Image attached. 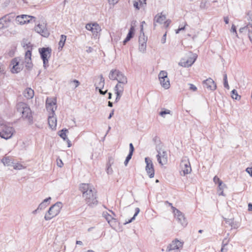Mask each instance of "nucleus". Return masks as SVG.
<instances>
[{"instance_id": "obj_31", "label": "nucleus", "mask_w": 252, "mask_h": 252, "mask_svg": "<svg viewBox=\"0 0 252 252\" xmlns=\"http://www.w3.org/2000/svg\"><path fill=\"white\" fill-rule=\"evenodd\" d=\"M226 188V186L225 184L221 183V186H219V184H218V192L219 195L225 196L223 190L224 188Z\"/></svg>"}, {"instance_id": "obj_60", "label": "nucleus", "mask_w": 252, "mask_h": 252, "mask_svg": "<svg viewBox=\"0 0 252 252\" xmlns=\"http://www.w3.org/2000/svg\"><path fill=\"white\" fill-rule=\"evenodd\" d=\"M57 165L59 167H61L63 165V163L61 159H60V162L57 161Z\"/></svg>"}, {"instance_id": "obj_46", "label": "nucleus", "mask_w": 252, "mask_h": 252, "mask_svg": "<svg viewBox=\"0 0 252 252\" xmlns=\"http://www.w3.org/2000/svg\"><path fill=\"white\" fill-rule=\"evenodd\" d=\"M170 111L169 110H167V109H166L164 111H161L159 113V115L161 116V117H164V115L165 114H169L170 113Z\"/></svg>"}, {"instance_id": "obj_30", "label": "nucleus", "mask_w": 252, "mask_h": 252, "mask_svg": "<svg viewBox=\"0 0 252 252\" xmlns=\"http://www.w3.org/2000/svg\"><path fill=\"white\" fill-rule=\"evenodd\" d=\"M66 36L64 35H61L60 40L59 43V49H62L63 47L65 40H66Z\"/></svg>"}, {"instance_id": "obj_53", "label": "nucleus", "mask_w": 252, "mask_h": 252, "mask_svg": "<svg viewBox=\"0 0 252 252\" xmlns=\"http://www.w3.org/2000/svg\"><path fill=\"white\" fill-rule=\"evenodd\" d=\"M133 6L136 10H139L140 9V7L139 6L138 2L136 1H133Z\"/></svg>"}, {"instance_id": "obj_45", "label": "nucleus", "mask_w": 252, "mask_h": 252, "mask_svg": "<svg viewBox=\"0 0 252 252\" xmlns=\"http://www.w3.org/2000/svg\"><path fill=\"white\" fill-rule=\"evenodd\" d=\"M23 47L25 49H27L28 50H32V46L30 42H29L28 43H23Z\"/></svg>"}, {"instance_id": "obj_28", "label": "nucleus", "mask_w": 252, "mask_h": 252, "mask_svg": "<svg viewBox=\"0 0 252 252\" xmlns=\"http://www.w3.org/2000/svg\"><path fill=\"white\" fill-rule=\"evenodd\" d=\"M1 162L5 166H10L11 163H13V162L11 161V159L9 157H5L1 159Z\"/></svg>"}, {"instance_id": "obj_64", "label": "nucleus", "mask_w": 252, "mask_h": 252, "mask_svg": "<svg viewBox=\"0 0 252 252\" xmlns=\"http://www.w3.org/2000/svg\"><path fill=\"white\" fill-rule=\"evenodd\" d=\"M129 40H130V39L128 37H126V38L125 39V40L123 41V44L124 45H125Z\"/></svg>"}, {"instance_id": "obj_59", "label": "nucleus", "mask_w": 252, "mask_h": 252, "mask_svg": "<svg viewBox=\"0 0 252 252\" xmlns=\"http://www.w3.org/2000/svg\"><path fill=\"white\" fill-rule=\"evenodd\" d=\"M206 3V1H204V2L202 1L201 2V3H200V7H201V8H205V7Z\"/></svg>"}, {"instance_id": "obj_19", "label": "nucleus", "mask_w": 252, "mask_h": 252, "mask_svg": "<svg viewBox=\"0 0 252 252\" xmlns=\"http://www.w3.org/2000/svg\"><path fill=\"white\" fill-rule=\"evenodd\" d=\"M13 66L11 68V72L13 73H17L22 70V68L20 66L19 62L18 61L17 59H13L11 62Z\"/></svg>"}, {"instance_id": "obj_41", "label": "nucleus", "mask_w": 252, "mask_h": 252, "mask_svg": "<svg viewBox=\"0 0 252 252\" xmlns=\"http://www.w3.org/2000/svg\"><path fill=\"white\" fill-rule=\"evenodd\" d=\"M26 63V67L28 69H31L32 67V61L30 60V61H28V60H25Z\"/></svg>"}, {"instance_id": "obj_39", "label": "nucleus", "mask_w": 252, "mask_h": 252, "mask_svg": "<svg viewBox=\"0 0 252 252\" xmlns=\"http://www.w3.org/2000/svg\"><path fill=\"white\" fill-rule=\"evenodd\" d=\"M106 172L108 174H112L113 173V169L111 167V163H110V160L107 164Z\"/></svg>"}, {"instance_id": "obj_10", "label": "nucleus", "mask_w": 252, "mask_h": 252, "mask_svg": "<svg viewBox=\"0 0 252 252\" xmlns=\"http://www.w3.org/2000/svg\"><path fill=\"white\" fill-rule=\"evenodd\" d=\"M158 79L160 85L165 89L169 88L170 84L169 79L167 77V72L166 71H161L158 74Z\"/></svg>"}, {"instance_id": "obj_43", "label": "nucleus", "mask_w": 252, "mask_h": 252, "mask_svg": "<svg viewBox=\"0 0 252 252\" xmlns=\"http://www.w3.org/2000/svg\"><path fill=\"white\" fill-rule=\"evenodd\" d=\"M5 66L1 63H0V74L1 75H4L5 74Z\"/></svg>"}, {"instance_id": "obj_16", "label": "nucleus", "mask_w": 252, "mask_h": 252, "mask_svg": "<svg viewBox=\"0 0 252 252\" xmlns=\"http://www.w3.org/2000/svg\"><path fill=\"white\" fill-rule=\"evenodd\" d=\"M35 18L33 16L27 15H21L16 17V22L20 25H24L26 23H30L32 19H35Z\"/></svg>"}, {"instance_id": "obj_33", "label": "nucleus", "mask_w": 252, "mask_h": 252, "mask_svg": "<svg viewBox=\"0 0 252 252\" xmlns=\"http://www.w3.org/2000/svg\"><path fill=\"white\" fill-rule=\"evenodd\" d=\"M231 97L233 99L239 100L241 99V96L238 94L237 91L233 89L231 91Z\"/></svg>"}, {"instance_id": "obj_12", "label": "nucleus", "mask_w": 252, "mask_h": 252, "mask_svg": "<svg viewBox=\"0 0 252 252\" xmlns=\"http://www.w3.org/2000/svg\"><path fill=\"white\" fill-rule=\"evenodd\" d=\"M57 100L55 98L47 97L46 100V107L49 114H54L57 109Z\"/></svg>"}, {"instance_id": "obj_58", "label": "nucleus", "mask_w": 252, "mask_h": 252, "mask_svg": "<svg viewBox=\"0 0 252 252\" xmlns=\"http://www.w3.org/2000/svg\"><path fill=\"white\" fill-rule=\"evenodd\" d=\"M223 85H224V88L227 89H229V85H228V81H223Z\"/></svg>"}, {"instance_id": "obj_1", "label": "nucleus", "mask_w": 252, "mask_h": 252, "mask_svg": "<svg viewBox=\"0 0 252 252\" xmlns=\"http://www.w3.org/2000/svg\"><path fill=\"white\" fill-rule=\"evenodd\" d=\"M79 189L86 203L90 206L97 205L96 191L94 187L89 184L82 183L80 185Z\"/></svg>"}, {"instance_id": "obj_24", "label": "nucleus", "mask_w": 252, "mask_h": 252, "mask_svg": "<svg viewBox=\"0 0 252 252\" xmlns=\"http://www.w3.org/2000/svg\"><path fill=\"white\" fill-rule=\"evenodd\" d=\"M51 200V198L49 197L45 199L38 206L37 210H42L44 209L49 204L50 201Z\"/></svg>"}, {"instance_id": "obj_11", "label": "nucleus", "mask_w": 252, "mask_h": 252, "mask_svg": "<svg viewBox=\"0 0 252 252\" xmlns=\"http://www.w3.org/2000/svg\"><path fill=\"white\" fill-rule=\"evenodd\" d=\"M183 246V243L176 239L167 246L166 252H178L179 249L182 248Z\"/></svg>"}, {"instance_id": "obj_5", "label": "nucleus", "mask_w": 252, "mask_h": 252, "mask_svg": "<svg viewBox=\"0 0 252 252\" xmlns=\"http://www.w3.org/2000/svg\"><path fill=\"white\" fill-rule=\"evenodd\" d=\"M38 50L43 62V67L46 69L49 66V59L51 56L52 49L49 47H43L39 48Z\"/></svg>"}, {"instance_id": "obj_6", "label": "nucleus", "mask_w": 252, "mask_h": 252, "mask_svg": "<svg viewBox=\"0 0 252 252\" xmlns=\"http://www.w3.org/2000/svg\"><path fill=\"white\" fill-rule=\"evenodd\" d=\"M109 78L112 80H117L118 82L126 84L127 78L124 74L117 69H112L109 74Z\"/></svg>"}, {"instance_id": "obj_18", "label": "nucleus", "mask_w": 252, "mask_h": 252, "mask_svg": "<svg viewBox=\"0 0 252 252\" xmlns=\"http://www.w3.org/2000/svg\"><path fill=\"white\" fill-rule=\"evenodd\" d=\"M203 85L204 87L211 91H214L217 88V85L215 82L210 78L204 80L203 81Z\"/></svg>"}, {"instance_id": "obj_9", "label": "nucleus", "mask_w": 252, "mask_h": 252, "mask_svg": "<svg viewBox=\"0 0 252 252\" xmlns=\"http://www.w3.org/2000/svg\"><path fill=\"white\" fill-rule=\"evenodd\" d=\"M170 205L172 206L173 213H174V217L178 221V223H180L182 226H185L187 224V220L184 216V215L178 209L172 206L171 203H169Z\"/></svg>"}, {"instance_id": "obj_44", "label": "nucleus", "mask_w": 252, "mask_h": 252, "mask_svg": "<svg viewBox=\"0 0 252 252\" xmlns=\"http://www.w3.org/2000/svg\"><path fill=\"white\" fill-rule=\"evenodd\" d=\"M14 169L21 170L24 168V166L20 163H16L13 166Z\"/></svg>"}, {"instance_id": "obj_61", "label": "nucleus", "mask_w": 252, "mask_h": 252, "mask_svg": "<svg viewBox=\"0 0 252 252\" xmlns=\"http://www.w3.org/2000/svg\"><path fill=\"white\" fill-rule=\"evenodd\" d=\"M224 21L226 24H228L229 23V18L228 17H224Z\"/></svg>"}, {"instance_id": "obj_26", "label": "nucleus", "mask_w": 252, "mask_h": 252, "mask_svg": "<svg viewBox=\"0 0 252 252\" xmlns=\"http://www.w3.org/2000/svg\"><path fill=\"white\" fill-rule=\"evenodd\" d=\"M24 95L28 99L32 98L34 95V91L31 88H27L24 92Z\"/></svg>"}, {"instance_id": "obj_21", "label": "nucleus", "mask_w": 252, "mask_h": 252, "mask_svg": "<svg viewBox=\"0 0 252 252\" xmlns=\"http://www.w3.org/2000/svg\"><path fill=\"white\" fill-rule=\"evenodd\" d=\"M166 17L164 15H162V13L157 14L154 19V26H156V23L161 24L166 20Z\"/></svg>"}, {"instance_id": "obj_55", "label": "nucleus", "mask_w": 252, "mask_h": 252, "mask_svg": "<svg viewBox=\"0 0 252 252\" xmlns=\"http://www.w3.org/2000/svg\"><path fill=\"white\" fill-rule=\"evenodd\" d=\"M171 21L169 19L164 21V23L165 27L167 28L169 26V24L171 23Z\"/></svg>"}, {"instance_id": "obj_63", "label": "nucleus", "mask_w": 252, "mask_h": 252, "mask_svg": "<svg viewBox=\"0 0 252 252\" xmlns=\"http://www.w3.org/2000/svg\"><path fill=\"white\" fill-rule=\"evenodd\" d=\"M248 210L249 211H252V204L251 203L248 204Z\"/></svg>"}, {"instance_id": "obj_8", "label": "nucleus", "mask_w": 252, "mask_h": 252, "mask_svg": "<svg viewBox=\"0 0 252 252\" xmlns=\"http://www.w3.org/2000/svg\"><path fill=\"white\" fill-rule=\"evenodd\" d=\"M180 174L185 176L186 175L190 173L191 171V168L189 159L187 157L182 158L180 163Z\"/></svg>"}, {"instance_id": "obj_34", "label": "nucleus", "mask_w": 252, "mask_h": 252, "mask_svg": "<svg viewBox=\"0 0 252 252\" xmlns=\"http://www.w3.org/2000/svg\"><path fill=\"white\" fill-rule=\"evenodd\" d=\"M102 216L106 220L108 223L110 224V222L112 220H114L111 215L109 214L107 212H104L102 214Z\"/></svg>"}, {"instance_id": "obj_35", "label": "nucleus", "mask_w": 252, "mask_h": 252, "mask_svg": "<svg viewBox=\"0 0 252 252\" xmlns=\"http://www.w3.org/2000/svg\"><path fill=\"white\" fill-rule=\"evenodd\" d=\"M68 130L66 128L63 129L59 131V136L63 138L64 141L67 138L66 137V133Z\"/></svg>"}, {"instance_id": "obj_50", "label": "nucleus", "mask_w": 252, "mask_h": 252, "mask_svg": "<svg viewBox=\"0 0 252 252\" xmlns=\"http://www.w3.org/2000/svg\"><path fill=\"white\" fill-rule=\"evenodd\" d=\"M229 242V240L227 239L226 238H224L222 242L221 246L225 247L226 245H227Z\"/></svg>"}, {"instance_id": "obj_62", "label": "nucleus", "mask_w": 252, "mask_h": 252, "mask_svg": "<svg viewBox=\"0 0 252 252\" xmlns=\"http://www.w3.org/2000/svg\"><path fill=\"white\" fill-rule=\"evenodd\" d=\"M221 252H227V249L225 248V247L221 246Z\"/></svg>"}, {"instance_id": "obj_42", "label": "nucleus", "mask_w": 252, "mask_h": 252, "mask_svg": "<svg viewBox=\"0 0 252 252\" xmlns=\"http://www.w3.org/2000/svg\"><path fill=\"white\" fill-rule=\"evenodd\" d=\"M213 181L216 184H219V186H221V184L222 182V181L220 180L217 176H215L214 177Z\"/></svg>"}, {"instance_id": "obj_25", "label": "nucleus", "mask_w": 252, "mask_h": 252, "mask_svg": "<svg viewBox=\"0 0 252 252\" xmlns=\"http://www.w3.org/2000/svg\"><path fill=\"white\" fill-rule=\"evenodd\" d=\"M100 31L101 28L99 25L97 23H94V27L91 31L94 37L96 38L97 37L98 32Z\"/></svg>"}, {"instance_id": "obj_22", "label": "nucleus", "mask_w": 252, "mask_h": 252, "mask_svg": "<svg viewBox=\"0 0 252 252\" xmlns=\"http://www.w3.org/2000/svg\"><path fill=\"white\" fill-rule=\"evenodd\" d=\"M134 151V148L133 144L132 143H130L129 144V153H128V155L127 156V157L125 159V161L124 162L125 165L126 166L127 165L128 162H129L130 159L131 158Z\"/></svg>"}, {"instance_id": "obj_14", "label": "nucleus", "mask_w": 252, "mask_h": 252, "mask_svg": "<svg viewBox=\"0 0 252 252\" xmlns=\"http://www.w3.org/2000/svg\"><path fill=\"white\" fill-rule=\"evenodd\" d=\"M34 30L36 32L45 37H48L50 34L49 31L46 28V24L44 23L38 24L34 27Z\"/></svg>"}, {"instance_id": "obj_49", "label": "nucleus", "mask_w": 252, "mask_h": 252, "mask_svg": "<svg viewBox=\"0 0 252 252\" xmlns=\"http://www.w3.org/2000/svg\"><path fill=\"white\" fill-rule=\"evenodd\" d=\"M94 27V24H87L86 25V29L88 30V31H92V30H93V28Z\"/></svg>"}, {"instance_id": "obj_7", "label": "nucleus", "mask_w": 252, "mask_h": 252, "mask_svg": "<svg viewBox=\"0 0 252 252\" xmlns=\"http://www.w3.org/2000/svg\"><path fill=\"white\" fill-rule=\"evenodd\" d=\"M156 151L158 152L157 158L158 162L161 165L166 164L168 161L167 154L166 151L163 149L159 146H157Z\"/></svg>"}, {"instance_id": "obj_48", "label": "nucleus", "mask_w": 252, "mask_h": 252, "mask_svg": "<svg viewBox=\"0 0 252 252\" xmlns=\"http://www.w3.org/2000/svg\"><path fill=\"white\" fill-rule=\"evenodd\" d=\"M231 32H232L235 34V35L236 37H238L237 32L236 31V27L234 25H232L231 29Z\"/></svg>"}, {"instance_id": "obj_57", "label": "nucleus", "mask_w": 252, "mask_h": 252, "mask_svg": "<svg viewBox=\"0 0 252 252\" xmlns=\"http://www.w3.org/2000/svg\"><path fill=\"white\" fill-rule=\"evenodd\" d=\"M166 33H165L162 36L161 39V42L162 44H164L166 42Z\"/></svg>"}, {"instance_id": "obj_27", "label": "nucleus", "mask_w": 252, "mask_h": 252, "mask_svg": "<svg viewBox=\"0 0 252 252\" xmlns=\"http://www.w3.org/2000/svg\"><path fill=\"white\" fill-rule=\"evenodd\" d=\"M100 80L99 82L95 84L96 90L99 89H103L105 84V80L102 75H100L99 76Z\"/></svg>"}, {"instance_id": "obj_3", "label": "nucleus", "mask_w": 252, "mask_h": 252, "mask_svg": "<svg viewBox=\"0 0 252 252\" xmlns=\"http://www.w3.org/2000/svg\"><path fill=\"white\" fill-rule=\"evenodd\" d=\"M62 207V203L57 202L50 207L44 216V219L46 220H49L53 218L56 217L59 214Z\"/></svg>"}, {"instance_id": "obj_54", "label": "nucleus", "mask_w": 252, "mask_h": 252, "mask_svg": "<svg viewBox=\"0 0 252 252\" xmlns=\"http://www.w3.org/2000/svg\"><path fill=\"white\" fill-rule=\"evenodd\" d=\"M248 15V20L251 21L252 22V12L251 11H249L247 13Z\"/></svg>"}, {"instance_id": "obj_2", "label": "nucleus", "mask_w": 252, "mask_h": 252, "mask_svg": "<svg viewBox=\"0 0 252 252\" xmlns=\"http://www.w3.org/2000/svg\"><path fill=\"white\" fill-rule=\"evenodd\" d=\"M15 130L13 127L6 122L0 120V137L6 140L12 137Z\"/></svg>"}, {"instance_id": "obj_32", "label": "nucleus", "mask_w": 252, "mask_h": 252, "mask_svg": "<svg viewBox=\"0 0 252 252\" xmlns=\"http://www.w3.org/2000/svg\"><path fill=\"white\" fill-rule=\"evenodd\" d=\"M140 212V209L139 208L137 207L135 208V214L134 215V216H133V217H132L130 219H129L128 221H126L125 223H124V224H126L127 223H130L133 220H134L135 219V217L137 216V215L138 214V213H139Z\"/></svg>"}, {"instance_id": "obj_29", "label": "nucleus", "mask_w": 252, "mask_h": 252, "mask_svg": "<svg viewBox=\"0 0 252 252\" xmlns=\"http://www.w3.org/2000/svg\"><path fill=\"white\" fill-rule=\"evenodd\" d=\"M239 32L241 33L243 32H248V36L250 38V34L252 33V30H251V29H249V28L248 26V25H247L246 26L241 28L239 29Z\"/></svg>"}, {"instance_id": "obj_15", "label": "nucleus", "mask_w": 252, "mask_h": 252, "mask_svg": "<svg viewBox=\"0 0 252 252\" xmlns=\"http://www.w3.org/2000/svg\"><path fill=\"white\" fill-rule=\"evenodd\" d=\"M126 84H124L118 82L117 84L115 86L114 88V91L116 94L115 102H117L120 99V98L122 96L124 90V85Z\"/></svg>"}, {"instance_id": "obj_47", "label": "nucleus", "mask_w": 252, "mask_h": 252, "mask_svg": "<svg viewBox=\"0 0 252 252\" xmlns=\"http://www.w3.org/2000/svg\"><path fill=\"white\" fill-rule=\"evenodd\" d=\"M225 220L226 223L228 224L230 226H232V225H233V224L234 223L233 219H225Z\"/></svg>"}, {"instance_id": "obj_23", "label": "nucleus", "mask_w": 252, "mask_h": 252, "mask_svg": "<svg viewBox=\"0 0 252 252\" xmlns=\"http://www.w3.org/2000/svg\"><path fill=\"white\" fill-rule=\"evenodd\" d=\"M10 20L6 17L0 19V30L5 29L9 26Z\"/></svg>"}, {"instance_id": "obj_36", "label": "nucleus", "mask_w": 252, "mask_h": 252, "mask_svg": "<svg viewBox=\"0 0 252 252\" xmlns=\"http://www.w3.org/2000/svg\"><path fill=\"white\" fill-rule=\"evenodd\" d=\"M134 31L135 29L134 26H131L130 29L129 30L128 32L126 35V37H128L130 40L134 35Z\"/></svg>"}, {"instance_id": "obj_13", "label": "nucleus", "mask_w": 252, "mask_h": 252, "mask_svg": "<svg viewBox=\"0 0 252 252\" xmlns=\"http://www.w3.org/2000/svg\"><path fill=\"white\" fill-rule=\"evenodd\" d=\"M145 161L146 163L145 167L146 171L150 178H152L155 175V170L152 160L148 157L145 158Z\"/></svg>"}, {"instance_id": "obj_37", "label": "nucleus", "mask_w": 252, "mask_h": 252, "mask_svg": "<svg viewBox=\"0 0 252 252\" xmlns=\"http://www.w3.org/2000/svg\"><path fill=\"white\" fill-rule=\"evenodd\" d=\"M147 37H146L144 32L141 34L139 38V43H147Z\"/></svg>"}, {"instance_id": "obj_20", "label": "nucleus", "mask_w": 252, "mask_h": 252, "mask_svg": "<svg viewBox=\"0 0 252 252\" xmlns=\"http://www.w3.org/2000/svg\"><path fill=\"white\" fill-rule=\"evenodd\" d=\"M54 114H49L48 116V124L50 127L52 129H55L57 126V118L54 116Z\"/></svg>"}, {"instance_id": "obj_40", "label": "nucleus", "mask_w": 252, "mask_h": 252, "mask_svg": "<svg viewBox=\"0 0 252 252\" xmlns=\"http://www.w3.org/2000/svg\"><path fill=\"white\" fill-rule=\"evenodd\" d=\"M32 57V50L29 49L25 53V60H28V61H30L31 60Z\"/></svg>"}, {"instance_id": "obj_4", "label": "nucleus", "mask_w": 252, "mask_h": 252, "mask_svg": "<svg viewBox=\"0 0 252 252\" xmlns=\"http://www.w3.org/2000/svg\"><path fill=\"white\" fill-rule=\"evenodd\" d=\"M17 110L22 113L23 119L27 120L30 125L33 123V118L32 114V111L29 107L23 103H20L18 105Z\"/></svg>"}, {"instance_id": "obj_51", "label": "nucleus", "mask_w": 252, "mask_h": 252, "mask_svg": "<svg viewBox=\"0 0 252 252\" xmlns=\"http://www.w3.org/2000/svg\"><path fill=\"white\" fill-rule=\"evenodd\" d=\"M189 90L195 92L197 90V88L193 84L189 83Z\"/></svg>"}, {"instance_id": "obj_38", "label": "nucleus", "mask_w": 252, "mask_h": 252, "mask_svg": "<svg viewBox=\"0 0 252 252\" xmlns=\"http://www.w3.org/2000/svg\"><path fill=\"white\" fill-rule=\"evenodd\" d=\"M139 50L142 53H144L146 49L147 43H139Z\"/></svg>"}, {"instance_id": "obj_17", "label": "nucleus", "mask_w": 252, "mask_h": 252, "mask_svg": "<svg viewBox=\"0 0 252 252\" xmlns=\"http://www.w3.org/2000/svg\"><path fill=\"white\" fill-rule=\"evenodd\" d=\"M197 55L196 54H192L191 57H189L187 61H181L179 64L182 66L188 67L190 66L196 61Z\"/></svg>"}, {"instance_id": "obj_56", "label": "nucleus", "mask_w": 252, "mask_h": 252, "mask_svg": "<svg viewBox=\"0 0 252 252\" xmlns=\"http://www.w3.org/2000/svg\"><path fill=\"white\" fill-rule=\"evenodd\" d=\"M71 82L75 84V88L77 87L80 84V82L77 80L76 79L73 80V81H71Z\"/></svg>"}, {"instance_id": "obj_52", "label": "nucleus", "mask_w": 252, "mask_h": 252, "mask_svg": "<svg viewBox=\"0 0 252 252\" xmlns=\"http://www.w3.org/2000/svg\"><path fill=\"white\" fill-rule=\"evenodd\" d=\"M246 171L249 173L251 177H252V167H248L246 169Z\"/></svg>"}]
</instances>
